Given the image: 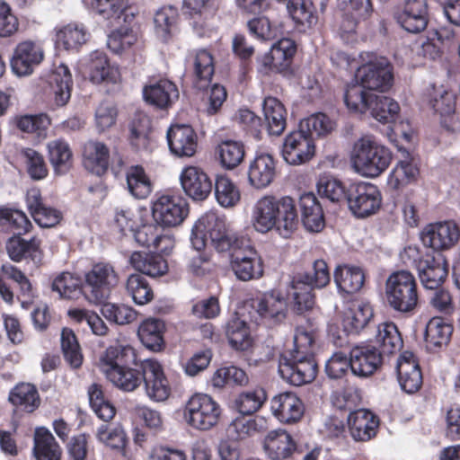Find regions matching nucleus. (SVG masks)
Here are the masks:
<instances>
[{"instance_id": "obj_1", "label": "nucleus", "mask_w": 460, "mask_h": 460, "mask_svg": "<svg viewBox=\"0 0 460 460\" xmlns=\"http://www.w3.org/2000/svg\"><path fill=\"white\" fill-rule=\"evenodd\" d=\"M251 224L258 233L275 229L282 237H290L299 225L295 200L289 196L263 195L252 208Z\"/></svg>"}, {"instance_id": "obj_2", "label": "nucleus", "mask_w": 460, "mask_h": 460, "mask_svg": "<svg viewBox=\"0 0 460 460\" xmlns=\"http://www.w3.org/2000/svg\"><path fill=\"white\" fill-rule=\"evenodd\" d=\"M356 81L357 84L347 87L344 102L349 110H364L367 107V100L376 94L375 92H385L391 87V64L385 58H375L358 68Z\"/></svg>"}, {"instance_id": "obj_3", "label": "nucleus", "mask_w": 460, "mask_h": 460, "mask_svg": "<svg viewBox=\"0 0 460 460\" xmlns=\"http://www.w3.org/2000/svg\"><path fill=\"white\" fill-rule=\"evenodd\" d=\"M207 234L217 252H229L232 254L243 246V240L229 230L225 220L215 213L205 214L192 226L190 243L196 252L206 248Z\"/></svg>"}, {"instance_id": "obj_4", "label": "nucleus", "mask_w": 460, "mask_h": 460, "mask_svg": "<svg viewBox=\"0 0 460 460\" xmlns=\"http://www.w3.org/2000/svg\"><path fill=\"white\" fill-rule=\"evenodd\" d=\"M391 161L390 150L369 136L358 139L350 154L353 169L365 177L379 176L387 169Z\"/></svg>"}, {"instance_id": "obj_5", "label": "nucleus", "mask_w": 460, "mask_h": 460, "mask_svg": "<svg viewBox=\"0 0 460 460\" xmlns=\"http://www.w3.org/2000/svg\"><path fill=\"white\" fill-rule=\"evenodd\" d=\"M119 283V274L110 262H98L84 275L83 296L91 305H101Z\"/></svg>"}, {"instance_id": "obj_6", "label": "nucleus", "mask_w": 460, "mask_h": 460, "mask_svg": "<svg viewBox=\"0 0 460 460\" xmlns=\"http://www.w3.org/2000/svg\"><path fill=\"white\" fill-rule=\"evenodd\" d=\"M385 297L388 305L395 311L409 313L414 310L419 296L413 275L407 270L391 274L385 282Z\"/></svg>"}, {"instance_id": "obj_7", "label": "nucleus", "mask_w": 460, "mask_h": 460, "mask_svg": "<svg viewBox=\"0 0 460 460\" xmlns=\"http://www.w3.org/2000/svg\"><path fill=\"white\" fill-rule=\"evenodd\" d=\"M222 409L219 403L206 394H195L186 402L183 411L185 422L192 429L208 431L220 421Z\"/></svg>"}, {"instance_id": "obj_8", "label": "nucleus", "mask_w": 460, "mask_h": 460, "mask_svg": "<svg viewBox=\"0 0 460 460\" xmlns=\"http://www.w3.org/2000/svg\"><path fill=\"white\" fill-rule=\"evenodd\" d=\"M346 200L349 208L356 217H366L379 209L382 197L376 185L361 181L349 185Z\"/></svg>"}, {"instance_id": "obj_9", "label": "nucleus", "mask_w": 460, "mask_h": 460, "mask_svg": "<svg viewBox=\"0 0 460 460\" xmlns=\"http://www.w3.org/2000/svg\"><path fill=\"white\" fill-rule=\"evenodd\" d=\"M146 396L155 402H165L171 394V386L161 363L155 358L140 362Z\"/></svg>"}, {"instance_id": "obj_10", "label": "nucleus", "mask_w": 460, "mask_h": 460, "mask_svg": "<svg viewBox=\"0 0 460 460\" xmlns=\"http://www.w3.org/2000/svg\"><path fill=\"white\" fill-rule=\"evenodd\" d=\"M279 373L288 383L299 386L315 378L317 365L314 357L289 354L288 357L280 359Z\"/></svg>"}, {"instance_id": "obj_11", "label": "nucleus", "mask_w": 460, "mask_h": 460, "mask_svg": "<svg viewBox=\"0 0 460 460\" xmlns=\"http://www.w3.org/2000/svg\"><path fill=\"white\" fill-rule=\"evenodd\" d=\"M189 212L185 199L178 196L162 195L152 204V215L156 224L172 227L181 225Z\"/></svg>"}, {"instance_id": "obj_12", "label": "nucleus", "mask_w": 460, "mask_h": 460, "mask_svg": "<svg viewBox=\"0 0 460 460\" xmlns=\"http://www.w3.org/2000/svg\"><path fill=\"white\" fill-rule=\"evenodd\" d=\"M459 238L460 229L453 221L429 224L421 232L423 244L437 252L450 250L458 243Z\"/></svg>"}, {"instance_id": "obj_13", "label": "nucleus", "mask_w": 460, "mask_h": 460, "mask_svg": "<svg viewBox=\"0 0 460 460\" xmlns=\"http://www.w3.org/2000/svg\"><path fill=\"white\" fill-rule=\"evenodd\" d=\"M44 59L42 45L34 40H23L16 45L10 59L11 69L18 76L32 74Z\"/></svg>"}, {"instance_id": "obj_14", "label": "nucleus", "mask_w": 460, "mask_h": 460, "mask_svg": "<svg viewBox=\"0 0 460 460\" xmlns=\"http://www.w3.org/2000/svg\"><path fill=\"white\" fill-rule=\"evenodd\" d=\"M230 266L235 277L242 281L258 279L263 275V263L257 251L245 245L230 255Z\"/></svg>"}, {"instance_id": "obj_15", "label": "nucleus", "mask_w": 460, "mask_h": 460, "mask_svg": "<svg viewBox=\"0 0 460 460\" xmlns=\"http://www.w3.org/2000/svg\"><path fill=\"white\" fill-rule=\"evenodd\" d=\"M312 137L299 128L289 133L284 139L282 156L289 164H301L309 161L314 155Z\"/></svg>"}, {"instance_id": "obj_16", "label": "nucleus", "mask_w": 460, "mask_h": 460, "mask_svg": "<svg viewBox=\"0 0 460 460\" xmlns=\"http://www.w3.org/2000/svg\"><path fill=\"white\" fill-rule=\"evenodd\" d=\"M180 183L184 193L193 200H205L213 189L208 174L199 166H187L180 174Z\"/></svg>"}, {"instance_id": "obj_17", "label": "nucleus", "mask_w": 460, "mask_h": 460, "mask_svg": "<svg viewBox=\"0 0 460 460\" xmlns=\"http://www.w3.org/2000/svg\"><path fill=\"white\" fill-rule=\"evenodd\" d=\"M350 370L358 376L373 375L382 363L381 352L374 345L363 344L350 350Z\"/></svg>"}, {"instance_id": "obj_18", "label": "nucleus", "mask_w": 460, "mask_h": 460, "mask_svg": "<svg viewBox=\"0 0 460 460\" xmlns=\"http://www.w3.org/2000/svg\"><path fill=\"white\" fill-rule=\"evenodd\" d=\"M262 449L269 460H288L296 451V444L287 430L277 429L265 435Z\"/></svg>"}, {"instance_id": "obj_19", "label": "nucleus", "mask_w": 460, "mask_h": 460, "mask_svg": "<svg viewBox=\"0 0 460 460\" xmlns=\"http://www.w3.org/2000/svg\"><path fill=\"white\" fill-rule=\"evenodd\" d=\"M273 415L282 423L298 421L305 411L304 403L294 393L285 392L275 395L270 401Z\"/></svg>"}, {"instance_id": "obj_20", "label": "nucleus", "mask_w": 460, "mask_h": 460, "mask_svg": "<svg viewBox=\"0 0 460 460\" xmlns=\"http://www.w3.org/2000/svg\"><path fill=\"white\" fill-rule=\"evenodd\" d=\"M91 4L95 13L111 24L131 23L135 18L128 0H92Z\"/></svg>"}, {"instance_id": "obj_21", "label": "nucleus", "mask_w": 460, "mask_h": 460, "mask_svg": "<svg viewBox=\"0 0 460 460\" xmlns=\"http://www.w3.org/2000/svg\"><path fill=\"white\" fill-rule=\"evenodd\" d=\"M84 73L87 74L90 80L100 84L102 82L117 83L120 80L119 68L111 66L106 56L99 51L93 52L82 63Z\"/></svg>"}, {"instance_id": "obj_22", "label": "nucleus", "mask_w": 460, "mask_h": 460, "mask_svg": "<svg viewBox=\"0 0 460 460\" xmlns=\"http://www.w3.org/2000/svg\"><path fill=\"white\" fill-rule=\"evenodd\" d=\"M396 371L401 388L407 394L417 392L422 385V375L414 355L404 351L397 360Z\"/></svg>"}, {"instance_id": "obj_23", "label": "nucleus", "mask_w": 460, "mask_h": 460, "mask_svg": "<svg viewBox=\"0 0 460 460\" xmlns=\"http://www.w3.org/2000/svg\"><path fill=\"white\" fill-rule=\"evenodd\" d=\"M397 21L409 32L422 31L428 24L426 0H406L402 10L397 14Z\"/></svg>"}, {"instance_id": "obj_24", "label": "nucleus", "mask_w": 460, "mask_h": 460, "mask_svg": "<svg viewBox=\"0 0 460 460\" xmlns=\"http://www.w3.org/2000/svg\"><path fill=\"white\" fill-rule=\"evenodd\" d=\"M167 141L172 154L190 157L197 149L196 135L189 125H172L167 131Z\"/></svg>"}, {"instance_id": "obj_25", "label": "nucleus", "mask_w": 460, "mask_h": 460, "mask_svg": "<svg viewBox=\"0 0 460 460\" xmlns=\"http://www.w3.org/2000/svg\"><path fill=\"white\" fill-rule=\"evenodd\" d=\"M276 176V162L270 154H259L251 162L248 170L250 184L256 189L268 187Z\"/></svg>"}, {"instance_id": "obj_26", "label": "nucleus", "mask_w": 460, "mask_h": 460, "mask_svg": "<svg viewBox=\"0 0 460 460\" xmlns=\"http://www.w3.org/2000/svg\"><path fill=\"white\" fill-rule=\"evenodd\" d=\"M138 368L121 367L119 365H104L102 372L116 387L125 392H133L143 381L140 363Z\"/></svg>"}, {"instance_id": "obj_27", "label": "nucleus", "mask_w": 460, "mask_h": 460, "mask_svg": "<svg viewBox=\"0 0 460 460\" xmlns=\"http://www.w3.org/2000/svg\"><path fill=\"white\" fill-rule=\"evenodd\" d=\"M301 219L305 228L308 232L319 233L324 226V216L322 206L314 194L304 193L299 199Z\"/></svg>"}, {"instance_id": "obj_28", "label": "nucleus", "mask_w": 460, "mask_h": 460, "mask_svg": "<svg viewBox=\"0 0 460 460\" xmlns=\"http://www.w3.org/2000/svg\"><path fill=\"white\" fill-rule=\"evenodd\" d=\"M348 425L354 440L367 441L376 435L378 420L371 411L360 409L349 413Z\"/></svg>"}, {"instance_id": "obj_29", "label": "nucleus", "mask_w": 460, "mask_h": 460, "mask_svg": "<svg viewBox=\"0 0 460 460\" xmlns=\"http://www.w3.org/2000/svg\"><path fill=\"white\" fill-rule=\"evenodd\" d=\"M419 277L424 288L437 289L447 276V264L442 255L432 257L418 264Z\"/></svg>"}, {"instance_id": "obj_30", "label": "nucleus", "mask_w": 460, "mask_h": 460, "mask_svg": "<svg viewBox=\"0 0 460 460\" xmlns=\"http://www.w3.org/2000/svg\"><path fill=\"white\" fill-rule=\"evenodd\" d=\"M367 107L364 110H350L354 112L366 113L369 111L371 116L382 123H392L399 116L400 106L390 97L385 95H373V98L367 100Z\"/></svg>"}, {"instance_id": "obj_31", "label": "nucleus", "mask_w": 460, "mask_h": 460, "mask_svg": "<svg viewBox=\"0 0 460 460\" xmlns=\"http://www.w3.org/2000/svg\"><path fill=\"white\" fill-rule=\"evenodd\" d=\"M110 151L105 144L90 140L86 142L83 149L84 166L89 172L102 175L109 166Z\"/></svg>"}, {"instance_id": "obj_32", "label": "nucleus", "mask_w": 460, "mask_h": 460, "mask_svg": "<svg viewBox=\"0 0 460 460\" xmlns=\"http://www.w3.org/2000/svg\"><path fill=\"white\" fill-rule=\"evenodd\" d=\"M256 310L261 318L277 323L286 318L288 303L280 293L271 291L262 296L257 304Z\"/></svg>"}, {"instance_id": "obj_33", "label": "nucleus", "mask_w": 460, "mask_h": 460, "mask_svg": "<svg viewBox=\"0 0 460 460\" xmlns=\"http://www.w3.org/2000/svg\"><path fill=\"white\" fill-rule=\"evenodd\" d=\"M267 429V420L261 416L246 418L244 415L236 417L226 429L227 437L231 440L239 441L253 437Z\"/></svg>"}, {"instance_id": "obj_34", "label": "nucleus", "mask_w": 460, "mask_h": 460, "mask_svg": "<svg viewBox=\"0 0 460 460\" xmlns=\"http://www.w3.org/2000/svg\"><path fill=\"white\" fill-rule=\"evenodd\" d=\"M338 5L345 16L341 24L345 32L354 31L357 23L368 18L372 13L370 0H338Z\"/></svg>"}, {"instance_id": "obj_35", "label": "nucleus", "mask_w": 460, "mask_h": 460, "mask_svg": "<svg viewBox=\"0 0 460 460\" xmlns=\"http://www.w3.org/2000/svg\"><path fill=\"white\" fill-rule=\"evenodd\" d=\"M334 282L341 292L355 294L365 283V273L359 267L341 265L334 271Z\"/></svg>"}, {"instance_id": "obj_36", "label": "nucleus", "mask_w": 460, "mask_h": 460, "mask_svg": "<svg viewBox=\"0 0 460 460\" xmlns=\"http://www.w3.org/2000/svg\"><path fill=\"white\" fill-rule=\"evenodd\" d=\"M33 454L37 460L61 459V448L52 433L45 427L35 429Z\"/></svg>"}, {"instance_id": "obj_37", "label": "nucleus", "mask_w": 460, "mask_h": 460, "mask_svg": "<svg viewBox=\"0 0 460 460\" xmlns=\"http://www.w3.org/2000/svg\"><path fill=\"white\" fill-rule=\"evenodd\" d=\"M8 401L17 409L33 412L40 404L37 388L30 383H20L9 393Z\"/></svg>"}, {"instance_id": "obj_38", "label": "nucleus", "mask_w": 460, "mask_h": 460, "mask_svg": "<svg viewBox=\"0 0 460 460\" xmlns=\"http://www.w3.org/2000/svg\"><path fill=\"white\" fill-rule=\"evenodd\" d=\"M129 263L135 270L152 278L163 276L168 271L167 261L153 253L135 252L129 258Z\"/></svg>"}, {"instance_id": "obj_39", "label": "nucleus", "mask_w": 460, "mask_h": 460, "mask_svg": "<svg viewBox=\"0 0 460 460\" xmlns=\"http://www.w3.org/2000/svg\"><path fill=\"white\" fill-rule=\"evenodd\" d=\"M143 94L146 102L159 108L168 107L179 96L175 84L168 80H160L146 86Z\"/></svg>"}, {"instance_id": "obj_40", "label": "nucleus", "mask_w": 460, "mask_h": 460, "mask_svg": "<svg viewBox=\"0 0 460 460\" xmlns=\"http://www.w3.org/2000/svg\"><path fill=\"white\" fill-rule=\"evenodd\" d=\"M72 75L66 65L61 63L50 75V84L57 106H64L71 97Z\"/></svg>"}, {"instance_id": "obj_41", "label": "nucleus", "mask_w": 460, "mask_h": 460, "mask_svg": "<svg viewBox=\"0 0 460 460\" xmlns=\"http://www.w3.org/2000/svg\"><path fill=\"white\" fill-rule=\"evenodd\" d=\"M48 157L56 174L66 173L73 164V154L69 145L62 140L49 141L47 145Z\"/></svg>"}, {"instance_id": "obj_42", "label": "nucleus", "mask_w": 460, "mask_h": 460, "mask_svg": "<svg viewBox=\"0 0 460 460\" xmlns=\"http://www.w3.org/2000/svg\"><path fill=\"white\" fill-rule=\"evenodd\" d=\"M263 113L270 135L279 136L286 128V110L274 97H267L263 102Z\"/></svg>"}, {"instance_id": "obj_43", "label": "nucleus", "mask_w": 460, "mask_h": 460, "mask_svg": "<svg viewBox=\"0 0 460 460\" xmlns=\"http://www.w3.org/2000/svg\"><path fill=\"white\" fill-rule=\"evenodd\" d=\"M178 11L172 6L159 9L154 17L155 35L163 41H168L177 31Z\"/></svg>"}, {"instance_id": "obj_44", "label": "nucleus", "mask_w": 460, "mask_h": 460, "mask_svg": "<svg viewBox=\"0 0 460 460\" xmlns=\"http://www.w3.org/2000/svg\"><path fill=\"white\" fill-rule=\"evenodd\" d=\"M164 323L158 319L148 318L138 327L137 334L141 342L152 350H160L164 344Z\"/></svg>"}, {"instance_id": "obj_45", "label": "nucleus", "mask_w": 460, "mask_h": 460, "mask_svg": "<svg viewBox=\"0 0 460 460\" xmlns=\"http://www.w3.org/2000/svg\"><path fill=\"white\" fill-rule=\"evenodd\" d=\"M375 343L380 347L383 353H394L402 347L401 334L393 323H382L377 325L375 334Z\"/></svg>"}, {"instance_id": "obj_46", "label": "nucleus", "mask_w": 460, "mask_h": 460, "mask_svg": "<svg viewBox=\"0 0 460 460\" xmlns=\"http://www.w3.org/2000/svg\"><path fill=\"white\" fill-rule=\"evenodd\" d=\"M429 104L441 117L452 115L456 110V96L443 85H432L428 93Z\"/></svg>"}, {"instance_id": "obj_47", "label": "nucleus", "mask_w": 460, "mask_h": 460, "mask_svg": "<svg viewBox=\"0 0 460 460\" xmlns=\"http://www.w3.org/2000/svg\"><path fill=\"white\" fill-rule=\"evenodd\" d=\"M128 192L136 199H146L152 192V182L143 167L131 166L126 172Z\"/></svg>"}, {"instance_id": "obj_48", "label": "nucleus", "mask_w": 460, "mask_h": 460, "mask_svg": "<svg viewBox=\"0 0 460 460\" xmlns=\"http://www.w3.org/2000/svg\"><path fill=\"white\" fill-rule=\"evenodd\" d=\"M87 31L84 25L69 23L56 33V42L58 46L66 50L77 49L86 42Z\"/></svg>"}, {"instance_id": "obj_49", "label": "nucleus", "mask_w": 460, "mask_h": 460, "mask_svg": "<svg viewBox=\"0 0 460 460\" xmlns=\"http://www.w3.org/2000/svg\"><path fill=\"white\" fill-rule=\"evenodd\" d=\"M84 284L81 279L68 271H63L58 274L51 284L52 291L58 294L59 297L65 299H74L79 294H83Z\"/></svg>"}, {"instance_id": "obj_50", "label": "nucleus", "mask_w": 460, "mask_h": 460, "mask_svg": "<svg viewBox=\"0 0 460 460\" xmlns=\"http://www.w3.org/2000/svg\"><path fill=\"white\" fill-rule=\"evenodd\" d=\"M418 173V167L412 158L407 154L396 164L389 174L388 184L393 189H399L414 181Z\"/></svg>"}, {"instance_id": "obj_51", "label": "nucleus", "mask_w": 460, "mask_h": 460, "mask_svg": "<svg viewBox=\"0 0 460 460\" xmlns=\"http://www.w3.org/2000/svg\"><path fill=\"white\" fill-rule=\"evenodd\" d=\"M373 315L370 305L358 304L345 313L342 320L344 330L348 332L358 333L367 325Z\"/></svg>"}, {"instance_id": "obj_52", "label": "nucleus", "mask_w": 460, "mask_h": 460, "mask_svg": "<svg viewBox=\"0 0 460 460\" xmlns=\"http://www.w3.org/2000/svg\"><path fill=\"white\" fill-rule=\"evenodd\" d=\"M286 8L289 17L298 26L311 28L317 22L314 7L310 2L288 0Z\"/></svg>"}, {"instance_id": "obj_53", "label": "nucleus", "mask_w": 460, "mask_h": 460, "mask_svg": "<svg viewBox=\"0 0 460 460\" xmlns=\"http://www.w3.org/2000/svg\"><path fill=\"white\" fill-rule=\"evenodd\" d=\"M119 363H122L125 365L128 364H137V354L134 348H132L128 344H116L110 346L103 356L100 358V368L103 369L104 365H119Z\"/></svg>"}, {"instance_id": "obj_54", "label": "nucleus", "mask_w": 460, "mask_h": 460, "mask_svg": "<svg viewBox=\"0 0 460 460\" xmlns=\"http://www.w3.org/2000/svg\"><path fill=\"white\" fill-rule=\"evenodd\" d=\"M214 74V63L211 54L206 49L197 51L194 58V84L199 89L205 88Z\"/></svg>"}, {"instance_id": "obj_55", "label": "nucleus", "mask_w": 460, "mask_h": 460, "mask_svg": "<svg viewBox=\"0 0 460 460\" xmlns=\"http://www.w3.org/2000/svg\"><path fill=\"white\" fill-rule=\"evenodd\" d=\"M217 155L220 164L226 169H234L241 164L244 156V148L241 142L225 140L217 146Z\"/></svg>"}, {"instance_id": "obj_56", "label": "nucleus", "mask_w": 460, "mask_h": 460, "mask_svg": "<svg viewBox=\"0 0 460 460\" xmlns=\"http://www.w3.org/2000/svg\"><path fill=\"white\" fill-rule=\"evenodd\" d=\"M226 336L233 349L235 350H246L252 346V338L244 321L234 318L228 322Z\"/></svg>"}, {"instance_id": "obj_57", "label": "nucleus", "mask_w": 460, "mask_h": 460, "mask_svg": "<svg viewBox=\"0 0 460 460\" xmlns=\"http://www.w3.org/2000/svg\"><path fill=\"white\" fill-rule=\"evenodd\" d=\"M452 331V326L442 318L434 317L426 326V341L430 347H441L449 341Z\"/></svg>"}, {"instance_id": "obj_58", "label": "nucleus", "mask_w": 460, "mask_h": 460, "mask_svg": "<svg viewBox=\"0 0 460 460\" xmlns=\"http://www.w3.org/2000/svg\"><path fill=\"white\" fill-rule=\"evenodd\" d=\"M127 293L132 297L137 305H146L154 297L147 280L140 274H131L126 281Z\"/></svg>"}, {"instance_id": "obj_59", "label": "nucleus", "mask_w": 460, "mask_h": 460, "mask_svg": "<svg viewBox=\"0 0 460 460\" xmlns=\"http://www.w3.org/2000/svg\"><path fill=\"white\" fill-rule=\"evenodd\" d=\"M215 195L217 202L224 208L235 206L241 198L238 188L228 177L223 175L216 179Z\"/></svg>"}, {"instance_id": "obj_60", "label": "nucleus", "mask_w": 460, "mask_h": 460, "mask_svg": "<svg viewBox=\"0 0 460 460\" xmlns=\"http://www.w3.org/2000/svg\"><path fill=\"white\" fill-rule=\"evenodd\" d=\"M266 397V393L261 388L245 391L238 394L234 405L242 415H250L261 409Z\"/></svg>"}, {"instance_id": "obj_61", "label": "nucleus", "mask_w": 460, "mask_h": 460, "mask_svg": "<svg viewBox=\"0 0 460 460\" xmlns=\"http://www.w3.org/2000/svg\"><path fill=\"white\" fill-rule=\"evenodd\" d=\"M0 226L5 227L20 235L30 231L31 224L25 213L21 210L1 208Z\"/></svg>"}, {"instance_id": "obj_62", "label": "nucleus", "mask_w": 460, "mask_h": 460, "mask_svg": "<svg viewBox=\"0 0 460 460\" xmlns=\"http://www.w3.org/2000/svg\"><path fill=\"white\" fill-rule=\"evenodd\" d=\"M39 242L34 238L26 241L18 235H14L6 243V251L12 261L19 262L27 255L34 259L35 253L39 251Z\"/></svg>"}, {"instance_id": "obj_63", "label": "nucleus", "mask_w": 460, "mask_h": 460, "mask_svg": "<svg viewBox=\"0 0 460 460\" xmlns=\"http://www.w3.org/2000/svg\"><path fill=\"white\" fill-rule=\"evenodd\" d=\"M316 187L319 195L332 202H340L342 199H346L347 190L340 180L332 175H321Z\"/></svg>"}, {"instance_id": "obj_64", "label": "nucleus", "mask_w": 460, "mask_h": 460, "mask_svg": "<svg viewBox=\"0 0 460 460\" xmlns=\"http://www.w3.org/2000/svg\"><path fill=\"white\" fill-rule=\"evenodd\" d=\"M334 127V122L323 113L313 114L299 124V128L310 135L313 140L314 136L321 137L331 133Z\"/></svg>"}]
</instances>
